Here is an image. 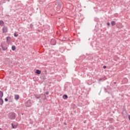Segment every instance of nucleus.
Instances as JSON below:
<instances>
[{
    "label": "nucleus",
    "instance_id": "f257e3e1",
    "mask_svg": "<svg viewBox=\"0 0 130 130\" xmlns=\"http://www.w3.org/2000/svg\"><path fill=\"white\" fill-rule=\"evenodd\" d=\"M9 116L10 119H15L16 117V114H15V113H10L9 114Z\"/></svg>",
    "mask_w": 130,
    "mask_h": 130
},
{
    "label": "nucleus",
    "instance_id": "f03ea898",
    "mask_svg": "<svg viewBox=\"0 0 130 130\" xmlns=\"http://www.w3.org/2000/svg\"><path fill=\"white\" fill-rule=\"evenodd\" d=\"M3 33H5V32H8V27L5 26L3 28Z\"/></svg>",
    "mask_w": 130,
    "mask_h": 130
},
{
    "label": "nucleus",
    "instance_id": "7ed1b4c3",
    "mask_svg": "<svg viewBox=\"0 0 130 130\" xmlns=\"http://www.w3.org/2000/svg\"><path fill=\"white\" fill-rule=\"evenodd\" d=\"M51 43L52 45H55V44L56 43V41H55L53 39H52L51 40Z\"/></svg>",
    "mask_w": 130,
    "mask_h": 130
},
{
    "label": "nucleus",
    "instance_id": "20e7f679",
    "mask_svg": "<svg viewBox=\"0 0 130 130\" xmlns=\"http://www.w3.org/2000/svg\"><path fill=\"white\" fill-rule=\"evenodd\" d=\"M30 101H27L26 104V106H27V107H30V106H31V104H30Z\"/></svg>",
    "mask_w": 130,
    "mask_h": 130
},
{
    "label": "nucleus",
    "instance_id": "39448f33",
    "mask_svg": "<svg viewBox=\"0 0 130 130\" xmlns=\"http://www.w3.org/2000/svg\"><path fill=\"white\" fill-rule=\"evenodd\" d=\"M1 47H2L3 50H7V49H8V47H4V45L3 44H2V45H1Z\"/></svg>",
    "mask_w": 130,
    "mask_h": 130
},
{
    "label": "nucleus",
    "instance_id": "423d86ee",
    "mask_svg": "<svg viewBox=\"0 0 130 130\" xmlns=\"http://www.w3.org/2000/svg\"><path fill=\"white\" fill-rule=\"evenodd\" d=\"M36 73V74H38V75H40V74H41V71L37 70Z\"/></svg>",
    "mask_w": 130,
    "mask_h": 130
},
{
    "label": "nucleus",
    "instance_id": "0eeeda50",
    "mask_svg": "<svg viewBox=\"0 0 130 130\" xmlns=\"http://www.w3.org/2000/svg\"><path fill=\"white\" fill-rule=\"evenodd\" d=\"M4 24H5V22H4V21L0 20V26H4Z\"/></svg>",
    "mask_w": 130,
    "mask_h": 130
},
{
    "label": "nucleus",
    "instance_id": "6e6552de",
    "mask_svg": "<svg viewBox=\"0 0 130 130\" xmlns=\"http://www.w3.org/2000/svg\"><path fill=\"white\" fill-rule=\"evenodd\" d=\"M111 25L112 26H115V21H112L111 22Z\"/></svg>",
    "mask_w": 130,
    "mask_h": 130
},
{
    "label": "nucleus",
    "instance_id": "1a4fd4ad",
    "mask_svg": "<svg viewBox=\"0 0 130 130\" xmlns=\"http://www.w3.org/2000/svg\"><path fill=\"white\" fill-rule=\"evenodd\" d=\"M62 98H63L64 99H68V95L67 94H64L62 96Z\"/></svg>",
    "mask_w": 130,
    "mask_h": 130
},
{
    "label": "nucleus",
    "instance_id": "9d476101",
    "mask_svg": "<svg viewBox=\"0 0 130 130\" xmlns=\"http://www.w3.org/2000/svg\"><path fill=\"white\" fill-rule=\"evenodd\" d=\"M3 103H4V101H3V99H0V105H3Z\"/></svg>",
    "mask_w": 130,
    "mask_h": 130
},
{
    "label": "nucleus",
    "instance_id": "9b49d317",
    "mask_svg": "<svg viewBox=\"0 0 130 130\" xmlns=\"http://www.w3.org/2000/svg\"><path fill=\"white\" fill-rule=\"evenodd\" d=\"M19 95H15V99L16 100H18L19 99Z\"/></svg>",
    "mask_w": 130,
    "mask_h": 130
},
{
    "label": "nucleus",
    "instance_id": "f8f14e48",
    "mask_svg": "<svg viewBox=\"0 0 130 130\" xmlns=\"http://www.w3.org/2000/svg\"><path fill=\"white\" fill-rule=\"evenodd\" d=\"M13 128H17V127L18 126L17 125H14L12 124Z\"/></svg>",
    "mask_w": 130,
    "mask_h": 130
},
{
    "label": "nucleus",
    "instance_id": "ddd939ff",
    "mask_svg": "<svg viewBox=\"0 0 130 130\" xmlns=\"http://www.w3.org/2000/svg\"><path fill=\"white\" fill-rule=\"evenodd\" d=\"M3 96H4V93H3V92L0 91V98H2Z\"/></svg>",
    "mask_w": 130,
    "mask_h": 130
},
{
    "label": "nucleus",
    "instance_id": "4468645a",
    "mask_svg": "<svg viewBox=\"0 0 130 130\" xmlns=\"http://www.w3.org/2000/svg\"><path fill=\"white\" fill-rule=\"evenodd\" d=\"M12 50H16V46H13L12 47Z\"/></svg>",
    "mask_w": 130,
    "mask_h": 130
},
{
    "label": "nucleus",
    "instance_id": "2eb2a0df",
    "mask_svg": "<svg viewBox=\"0 0 130 130\" xmlns=\"http://www.w3.org/2000/svg\"><path fill=\"white\" fill-rule=\"evenodd\" d=\"M7 41H10L11 40V38L10 37H8L7 38Z\"/></svg>",
    "mask_w": 130,
    "mask_h": 130
},
{
    "label": "nucleus",
    "instance_id": "dca6fc26",
    "mask_svg": "<svg viewBox=\"0 0 130 130\" xmlns=\"http://www.w3.org/2000/svg\"><path fill=\"white\" fill-rule=\"evenodd\" d=\"M35 96L36 98H37V99H39V98H40L41 97L40 96H37V95H35Z\"/></svg>",
    "mask_w": 130,
    "mask_h": 130
},
{
    "label": "nucleus",
    "instance_id": "f3484780",
    "mask_svg": "<svg viewBox=\"0 0 130 130\" xmlns=\"http://www.w3.org/2000/svg\"><path fill=\"white\" fill-rule=\"evenodd\" d=\"M61 7V5L59 4V6H58V9H60V8Z\"/></svg>",
    "mask_w": 130,
    "mask_h": 130
},
{
    "label": "nucleus",
    "instance_id": "a211bd4d",
    "mask_svg": "<svg viewBox=\"0 0 130 130\" xmlns=\"http://www.w3.org/2000/svg\"><path fill=\"white\" fill-rule=\"evenodd\" d=\"M46 95H48L49 94V92L48 91H47L46 92Z\"/></svg>",
    "mask_w": 130,
    "mask_h": 130
},
{
    "label": "nucleus",
    "instance_id": "6ab92c4d",
    "mask_svg": "<svg viewBox=\"0 0 130 130\" xmlns=\"http://www.w3.org/2000/svg\"><path fill=\"white\" fill-rule=\"evenodd\" d=\"M45 98L43 99V100H45V99H46V96H45V95H44Z\"/></svg>",
    "mask_w": 130,
    "mask_h": 130
},
{
    "label": "nucleus",
    "instance_id": "aec40b11",
    "mask_svg": "<svg viewBox=\"0 0 130 130\" xmlns=\"http://www.w3.org/2000/svg\"><path fill=\"white\" fill-rule=\"evenodd\" d=\"M107 25H108V26H110V23L108 22V23H107Z\"/></svg>",
    "mask_w": 130,
    "mask_h": 130
},
{
    "label": "nucleus",
    "instance_id": "412c9836",
    "mask_svg": "<svg viewBox=\"0 0 130 130\" xmlns=\"http://www.w3.org/2000/svg\"><path fill=\"white\" fill-rule=\"evenodd\" d=\"M14 36H15V37H17L18 36V35H17V34H14Z\"/></svg>",
    "mask_w": 130,
    "mask_h": 130
},
{
    "label": "nucleus",
    "instance_id": "4be33fe9",
    "mask_svg": "<svg viewBox=\"0 0 130 130\" xmlns=\"http://www.w3.org/2000/svg\"><path fill=\"white\" fill-rule=\"evenodd\" d=\"M106 68H107L106 66H103V69H106Z\"/></svg>",
    "mask_w": 130,
    "mask_h": 130
},
{
    "label": "nucleus",
    "instance_id": "5701e85b",
    "mask_svg": "<svg viewBox=\"0 0 130 130\" xmlns=\"http://www.w3.org/2000/svg\"><path fill=\"white\" fill-rule=\"evenodd\" d=\"M5 101L6 102H7V101H8V99L5 98Z\"/></svg>",
    "mask_w": 130,
    "mask_h": 130
},
{
    "label": "nucleus",
    "instance_id": "b1692460",
    "mask_svg": "<svg viewBox=\"0 0 130 130\" xmlns=\"http://www.w3.org/2000/svg\"><path fill=\"white\" fill-rule=\"evenodd\" d=\"M32 27H33V24H30V27L32 28Z\"/></svg>",
    "mask_w": 130,
    "mask_h": 130
},
{
    "label": "nucleus",
    "instance_id": "393cba45",
    "mask_svg": "<svg viewBox=\"0 0 130 130\" xmlns=\"http://www.w3.org/2000/svg\"><path fill=\"white\" fill-rule=\"evenodd\" d=\"M128 118H129V120H130V115H129Z\"/></svg>",
    "mask_w": 130,
    "mask_h": 130
},
{
    "label": "nucleus",
    "instance_id": "a878e982",
    "mask_svg": "<svg viewBox=\"0 0 130 130\" xmlns=\"http://www.w3.org/2000/svg\"><path fill=\"white\" fill-rule=\"evenodd\" d=\"M0 130H3L2 128H0Z\"/></svg>",
    "mask_w": 130,
    "mask_h": 130
}]
</instances>
